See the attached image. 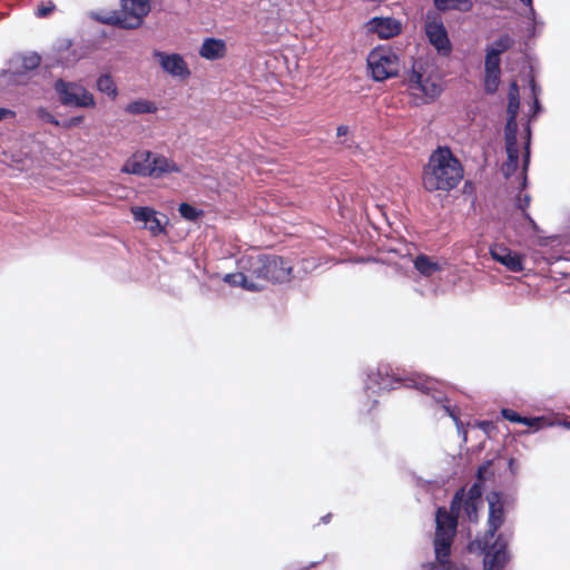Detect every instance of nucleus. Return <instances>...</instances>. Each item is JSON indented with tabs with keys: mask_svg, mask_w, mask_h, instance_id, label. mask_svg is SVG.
Returning <instances> with one entry per match:
<instances>
[{
	"mask_svg": "<svg viewBox=\"0 0 570 570\" xmlns=\"http://www.w3.org/2000/svg\"><path fill=\"white\" fill-rule=\"evenodd\" d=\"M245 274L244 272L228 273L223 281L233 287H242L245 282Z\"/></svg>",
	"mask_w": 570,
	"mask_h": 570,
	"instance_id": "obj_37",
	"label": "nucleus"
},
{
	"mask_svg": "<svg viewBox=\"0 0 570 570\" xmlns=\"http://www.w3.org/2000/svg\"><path fill=\"white\" fill-rule=\"evenodd\" d=\"M91 17L101 23L118 27L120 29H124V19L119 14L117 10H114L109 13L101 14V13H92Z\"/></svg>",
	"mask_w": 570,
	"mask_h": 570,
	"instance_id": "obj_29",
	"label": "nucleus"
},
{
	"mask_svg": "<svg viewBox=\"0 0 570 570\" xmlns=\"http://www.w3.org/2000/svg\"><path fill=\"white\" fill-rule=\"evenodd\" d=\"M85 120L83 116H72L60 121V127L63 129H71L80 126Z\"/></svg>",
	"mask_w": 570,
	"mask_h": 570,
	"instance_id": "obj_42",
	"label": "nucleus"
},
{
	"mask_svg": "<svg viewBox=\"0 0 570 570\" xmlns=\"http://www.w3.org/2000/svg\"><path fill=\"white\" fill-rule=\"evenodd\" d=\"M96 85H97V89L100 92H102L111 98L117 97V95H118L117 87H116L112 78L109 75L99 76Z\"/></svg>",
	"mask_w": 570,
	"mask_h": 570,
	"instance_id": "obj_28",
	"label": "nucleus"
},
{
	"mask_svg": "<svg viewBox=\"0 0 570 570\" xmlns=\"http://www.w3.org/2000/svg\"><path fill=\"white\" fill-rule=\"evenodd\" d=\"M342 144H344L347 148H351L353 145H354V141H352L351 144L347 142V140L343 141Z\"/></svg>",
	"mask_w": 570,
	"mask_h": 570,
	"instance_id": "obj_61",
	"label": "nucleus"
},
{
	"mask_svg": "<svg viewBox=\"0 0 570 570\" xmlns=\"http://www.w3.org/2000/svg\"><path fill=\"white\" fill-rule=\"evenodd\" d=\"M21 62L24 71H33L39 68L41 57L37 52H29L21 57Z\"/></svg>",
	"mask_w": 570,
	"mask_h": 570,
	"instance_id": "obj_33",
	"label": "nucleus"
},
{
	"mask_svg": "<svg viewBox=\"0 0 570 570\" xmlns=\"http://www.w3.org/2000/svg\"><path fill=\"white\" fill-rule=\"evenodd\" d=\"M124 110L130 115L154 114L157 111V106L150 100L139 98L127 104Z\"/></svg>",
	"mask_w": 570,
	"mask_h": 570,
	"instance_id": "obj_21",
	"label": "nucleus"
},
{
	"mask_svg": "<svg viewBox=\"0 0 570 570\" xmlns=\"http://www.w3.org/2000/svg\"><path fill=\"white\" fill-rule=\"evenodd\" d=\"M414 268L423 276L429 277L434 273L440 272L442 269L441 265L433 261L430 256L425 254H420L415 257Z\"/></svg>",
	"mask_w": 570,
	"mask_h": 570,
	"instance_id": "obj_19",
	"label": "nucleus"
},
{
	"mask_svg": "<svg viewBox=\"0 0 570 570\" xmlns=\"http://www.w3.org/2000/svg\"><path fill=\"white\" fill-rule=\"evenodd\" d=\"M131 214L134 219L141 223L142 227L148 229L153 236L166 233V226L169 223L167 215L149 206L131 207Z\"/></svg>",
	"mask_w": 570,
	"mask_h": 570,
	"instance_id": "obj_10",
	"label": "nucleus"
},
{
	"mask_svg": "<svg viewBox=\"0 0 570 570\" xmlns=\"http://www.w3.org/2000/svg\"><path fill=\"white\" fill-rule=\"evenodd\" d=\"M154 56L157 58L161 69L171 77L187 79L190 76V69L181 55L157 50Z\"/></svg>",
	"mask_w": 570,
	"mask_h": 570,
	"instance_id": "obj_14",
	"label": "nucleus"
},
{
	"mask_svg": "<svg viewBox=\"0 0 570 570\" xmlns=\"http://www.w3.org/2000/svg\"><path fill=\"white\" fill-rule=\"evenodd\" d=\"M405 81L407 82L409 89L419 90L430 99L440 97L443 91L442 86L431 77H425L419 69H416L415 63H413Z\"/></svg>",
	"mask_w": 570,
	"mask_h": 570,
	"instance_id": "obj_13",
	"label": "nucleus"
},
{
	"mask_svg": "<svg viewBox=\"0 0 570 570\" xmlns=\"http://www.w3.org/2000/svg\"><path fill=\"white\" fill-rule=\"evenodd\" d=\"M507 161L502 168L503 176L508 179L515 174L519 168L518 146L505 147Z\"/></svg>",
	"mask_w": 570,
	"mask_h": 570,
	"instance_id": "obj_23",
	"label": "nucleus"
},
{
	"mask_svg": "<svg viewBox=\"0 0 570 570\" xmlns=\"http://www.w3.org/2000/svg\"><path fill=\"white\" fill-rule=\"evenodd\" d=\"M532 100L530 114L528 115L529 121L537 120L538 116L543 112V106L541 105V101L538 97H534Z\"/></svg>",
	"mask_w": 570,
	"mask_h": 570,
	"instance_id": "obj_41",
	"label": "nucleus"
},
{
	"mask_svg": "<svg viewBox=\"0 0 570 570\" xmlns=\"http://www.w3.org/2000/svg\"><path fill=\"white\" fill-rule=\"evenodd\" d=\"M483 502L465 500V488L458 489L450 502V509L438 507L435 510V533L436 549L441 556H445V549L449 542H454L458 534L459 517L464 511L470 522H476L479 519V510Z\"/></svg>",
	"mask_w": 570,
	"mask_h": 570,
	"instance_id": "obj_3",
	"label": "nucleus"
},
{
	"mask_svg": "<svg viewBox=\"0 0 570 570\" xmlns=\"http://www.w3.org/2000/svg\"><path fill=\"white\" fill-rule=\"evenodd\" d=\"M56 9V6L55 3L52 2H49V4H41L38 7L37 11H36V16L38 18H46L48 17L51 12H53Z\"/></svg>",
	"mask_w": 570,
	"mask_h": 570,
	"instance_id": "obj_45",
	"label": "nucleus"
},
{
	"mask_svg": "<svg viewBox=\"0 0 570 570\" xmlns=\"http://www.w3.org/2000/svg\"><path fill=\"white\" fill-rule=\"evenodd\" d=\"M53 89L59 102L65 107L85 109L96 107L94 95L77 82L59 78L55 81Z\"/></svg>",
	"mask_w": 570,
	"mask_h": 570,
	"instance_id": "obj_8",
	"label": "nucleus"
},
{
	"mask_svg": "<svg viewBox=\"0 0 570 570\" xmlns=\"http://www.w3.org/2000/svg\"><path fill=\"white\" fill-rule=\"evenodd\" d=\"M531 159V147H529V141L523 142V155H522V171H528Z\"/></svg>",
	"mask_w": 570,
	"mask_h": 570,
	"instance_id": "obj_44",
	"label": "nucleus"
},
{
	"mask_svg": "<svg viewBox=\"0 0 570 570\" xmlns=\"http://www.w3.org/2000/svg\"><path fill=\"white\" fill-rule=\"evenodd\" d=\"M454 542H449V547L445 549V556H441L436 549V538L433 539L434 557L438 566L433 562L428 563L430 570H464L459 568L451 561L452 546Z\"/></svg>",
	"mask_w": 570,
	"mask_h": 570,
	"instance_id": "obj_18",
	"label": "nucleus"
},
{
	"mask_svg": "<svg viewBox=\"0 0 570 570\" xmlns=\"http://www.w3.org/2000/svg\"><path fill=\"white\" fill-rule=\"evenodd\" d=\"M480 429H482L485 433H489V430L492 428V422L482 421L479 423Z\"/></svg>",
	"mask_w": 570,
	"mask_h": 570,
	"instance_id": "obj_53",
	"label": "nucleus"
},
{
	"mask_svg": "<svg viewBox=\"0 0 570 570\" xmlns=\"http://www.w3.org/2000/svg\"><path fill=\"white\" fill-rule=\"evenodd\" d=\"M484 491L485 484L481 480H474L468 492H465V500L483 502Z\"/></svg>",
	"mask_w": 570,
	"mask_h": 570,
	"instance_id": "obj_31",
	"label": "nucleus"
},
{
	"mask_svg": "<svg viewBox=\"0 0 570 570\" xmlns=\"http://www.w3.org/2000/svg\"><path fill=\"white\" fill-rule=\"evenodd\" d=\"M528 86H529V89H530V92H531V99H534V97L539 98V96L541 94V87L535 81L533 76H529Z\"/></svg>",
	"mask_w": 570,
	"mask_h": 570,
	"instance_id": "obj_46",
	"label": "nucleus"
},
{
	"mask_svg": "<svg viewBox=\"0 0 570 570\" xmlns=\"http://www.w3.org/2000/svg\"><path fill=\"white\" fill-rule=\"evenodd\" d=\"M348 126L346 125H340L337 128H336V136L337 137H343V136H346L348 134Z\"/></svg>",
	"mask_w": 570,
	"mask_h": 570,
	"instance_id": "obj_52",
	"label": "nucleus"
},
{
	"mask_svg": "<svg viewBox=\"0 0 570 570\" xmlns=\"http://www.w3.org/2000/svg\"><path fill=\"white\" fill-rule=\"evenodd\" d=\"M531 203V196L529 194L522 195V193H518L515 196V207L520 209V212H524L528 209Z\"/></svg>",
	"mask_w": 570,
	"mask_h": 570,
	"instance_id": "obj_43",
	"label": "nucleus"
},
{
	"mask_svg": "<svg viewBox=\"0 0 570 570\" xmlns=\"http://www.w3.org/2000/svg\"><path fill=\"white\" fill-rule=\"evenodd\" d=\"M491 258L503 265L508 271L519 273L524 269V255L500 244L490 247Z\"/></svg>",
	"mask_w": 570,
	"mask_h": 570,
	"instance_id": "obj_15",
	"label": "nucleus"
},
{
	"mask_svg": "<svg viewBox=\"0 0 570 570\" xmlns=\"http://www.w3.org/2000/svg\"><path fill=\"white\" fill-rule=\"evenodd\" d=\"M30 71H24L22 68V62L13 69L7 70L3 72V76L8 77V81L11 83H21L23 82V78Z\"/></svg>",
	"mask_w": 570,
	"mask_h": 570,
	"instance_id": "obj_35",
	"label": "nucleus"
},
{
	"mask_svg": "<svg viewBox=\"0 0 570 570\" xmlns=\"http://www.w3.org/2000/svg\"><path fill=\"white\" fill-rule=\"evenodd\" d=\"M529 19H530V22H540L541 26H543V21L542 19L537 14L533 6L532 7H529Z\"/></svg>",
	"mask_w": 570,
	"mask_h": 570,
	"instance_id": "obj_50",
	"label": "nucleus"
},
{
	"mask_svg": "<svg viewBox=\"0 0 570 570\" xmlns=\"http://www.w3.org/2000/svg\"><path fill=\"white\" fill-rule=\"evenodd\" d=\"M425 33L438 55L442 57L451 55L453 47L442 20L428 21L425 23Z\"/></svg>",
	"mask_w": 570,
	"mask_h": 570,
	"instance_id": "obj_12",
	"label": "nucleus"
},
{
	"mask_svg": "<svg viewBox=\"0 0 570 570\" xmlns=\"http://www.w3.org/2000/svg\"><path fill=\"white\" fill-rule=\"evenodd\" d=\"M72 45V41L70 39H62L59 40L56 45V48L58 52L61 55V57L58 58L59 62L63 66H71L76 63L78 60H80L81 57H62V52L70 49Z\"/></svg>",
	"mask_w": 570,
	"mask_h": 570,
	"instance_id": "obj_30",
	"label": "nucleus"
},
{
	"mask_svg": "<svg viewBox=\"0 0 570 570\" xmlns=\"http://www.w3.org/2000/svg\"><path fill=\"white\" fill-rule=\"evenodd\" d=\"M530 23H532V24H533V32H532V36H537V35L541 31V29H542V27H543V26H541V24H540V22H532V21H531Z\"/></svg>",
	"mask_w": 570,
	"mask_h": 570,
	"instance_id": "obj_54",
	"label": "nucleus"
},
{
	"mask_svg": "<svg viewBox=\"0 0 570 570\" xmlns=\"http://www.w3.org/2000/svg\"><path fill=\"white\" fill-rule=\"evenodd\" d=\"M120 171L139 177L160 178L167 174L180 173V167L161 154L139 150L124 163Z\"/></svg>",
	"mask_w": 570,
	"mask_h": 570,
	"instance_id": "obj_5",
	"label": "nucleus"
},
{
	"mask_svg": "<svg viewBox=\"0 0 570 570\" xmlns=\"http://www.w3.org/2000/svg\"><path fill=\"white\" fill-rule=\"evenodd\" d=\"M520 424L528 426L529 429L532 430V432H538L546 425H554V423H547L543 416H522Z\"/></svg>",
	"mask_w": 570,
	"mask_h": 570,
	"instance_id": "obj_32",
	"label": "nucleus"
},
{
	"mask_svg": "<svg viewBox=\"0 0 570 570\" xmlns=\"http://www.w3.org/2000/svg\"><path fill=\"white\" fill-rule=\"evenodd\" d=\"M530 124L531 121L527 120L525 125L523 126L524 141H529V147H531L532 139V129Z\"/></svg>",
	"mask_w": 570,
	"mask_h": 570,
	"instance_id": "obj_48",
	"label": "nucleus"
},
{
	"mask_svg": "<svg viewBox=\"0 0 570 570\" xmlns=\"http://www.w3.org/2000/svg\"><path fill=\"white\" fill-rule=\"evenodd\" d=\"M367 67L374 81L382 82L399 73V57L389 47L377 46L367 56Z\"/></svg>",
	"mask_w": 570,
	"mask_h": 570,
	"instance_id": "obj_7",
	"label": "nucleus"
},
{
	"mask_svg": "<svg viewBox=\"0 0 570 570\" xmlns=\"http://www.w3.org/2000/svg\"><path fill=\"white\" fill-rule=\"evenodd\" d=\"M151 4L142 0H120L118 11L124 19V29L132 30L141 27L145 17L149 14Z\"/></svg>",
	"mask_w": 570,
	"mask_h": 570,
	"instance_id": "obj_11",
	"label": "nucleus"
},
{
	"mask_svg": "<svg viewBox=\"0 0 570 570\" xmlns=\"http://www.w3.org/2000/svg\"><path fill=\"white\" fill-rule=\"evenodd\" d=\"M520 108V89L517 81H512L508 90L507 117L518 118Z\"/></svg>",
	"mask_w": 570,
	"mask_h": 570,
	"instance_id": "obj_22",
	"label": "nucleus"
},
{
	"mask_svg": "<svg viewBox=\"0 0 570 570\" xmlns=\"http://www.w3.org/2000/svg\"><path fill=\"white\" fill-rule=\"evenodd\" d=\"M484 70H501V55L485 49Z\"/></svg>",
	"mask_w": 570,
	"mask_h": 570,
	"instance_id": "obj_34",
	"label": "nucleus"
},
{
	"mask_svg": "<svg viewBox=\"0 0 570 570\" xmlns=\"http://www.w3.org/2000/svg\"><path fill=\"white\" fill-rule=\"evenodd\" d=\"M433 4L440 12H446L450 10L468 12L473 7V2L471 0H433Z\"/></svg>",
	"mask_w": 570,
	"mask_h": 570,
	"instance_id": "obj_20",
	"label": "nucleus"
},
{
	"mask_svg": "<svg viewBox=\"0 0 570 570\" xmlns=\"http://www.w3.org/2000/svg\"><path fill=\"white\" fill-rule=\"evenodd\" d=\"M492 465V460L484 461L481 465L478 466L475 472L474 480H481L483 484H485L489 478V469Z\"/></svg>",
	"mask_w": 570,
	"mask_h": 570,
	"instance_id": "obj_38",
	"label": "nucleus"
},
{
	"mask_svg": "<svg viewBox=\"0 0 570 570\" xmlns=\"http://www.w3.org/2000/svg\"><path fill=\"white\" fill-rule=\"evenodd\" d=\"M178 213L179 215L188 220L196 223L198 219H200L204 216V210L189 204V203H181L178 206Z\"/></svg>",
	"mask_w": 570,
	"mask_h": 570,
	"instance_id": "obj_26",
	"label": "nucleus"
},
{
	"mask_svg": "<svg viewBox=\"0 0 570 570\" xmlns=\"http://www.w3.org/2000/svg\"><path fill=\"white\" fill-rule=\"evenodd\" d=\"M226 52V41L215 37L205 38L198 50V53L202 58L210 61L225 57Z\"/></svg>",
	"mask_w": 570,
	"mask_h": 570,
	"instance_id": "obj_17",
	"label": "nucleus"
},
{
	"mask_svg": "<svg viewBox=\"0 0 570 570\" xmlns=\"http://www.w3.org/2000/svg\"><path fill=\"white\" fill-rule=\"evenodd\" d=\"M254 277H250L248 273L245 274V282L243 283L242 288L252 292V293H258L264 289V286L261 285L257 282L253 281Z\"/></svg>",
	"mask_w": 570,
	"mask_h": 570,
	"instance_id": "obj_39",
	"label": "nucleus"
},
{
	"mask_svg": "<svg viewBox=\"0 0 570 570\" xmlns=\"http://www.w3.org/2000/svg\"><path fill=\"white\" fill-rule=\"evenodd\" d=\"M466 186H471V181H465L464 183V189H466Z\"/></svg>",
	"mask_w": 570,
	"mask_h": 570,
	"instance_id": "obj_62",
	"label": "nucleus"
},
{
	"mask_svg": "<svg viewBox=\"0 0 570 570\" xmlns=\"http://www.w3.org/2000/svg\"><path fill=\"white\" fill-rule=\"evenodd\" d=\"M37 118L43 122L51 124L56 127H60V120L52 115L47 108L39 107L36 110Z\"/></svg>",
	"mask_w": 570,
	"mask_h": 570,
	"instance_id": "obj_36",
	"label": "nucleus"
},
{
	"mask_svg": "<svg viewBox=\"0 0 570 570\" xmlns=\"http://www.w3.org/2000/svg\"><path fill=\"white\" fill-rule=\"evenodd\" d=\"M367 31L376 33L381 39L393 38L401 33L402 24L393 17H373L366 22Z\"/></svg>",
	"mask_w": 570,
	"mask_h": 570,
	"instance_id": "obj_16",
	"label": "nucleus"
},
{
	"mask_svg": "<svg viewBox=\"0 0 570 570\" xmlns=\"http://www.w3.org/2000/svg\"><path fill=\"white\" fill-rule=\"evenodd\" d=\"M16 112L9 108L0 107V121L14 117Z\"/></svg>",
	"mask_w": 570,
	"mask_h": 570,
	"instance_id": "obj_49",
	"label": "nucleus"
},
{
	"mask_svg": "<svg viewBox=\"0 0 570 570\" xmlns=\"http://www.w3.org/2000/svg\"><path fill=\"white\" fill-rule=\"evenodd\" d=\"M528 225L530 226L531 229H533L534 232H538L539 230V226L538 224L535 223V220L532 218Z\"/></svg>",
	"mask_w": 570,
	"mask_h": 570,
	"instance_id": "obj_56",
	"label": "nucleus"
},
{
	"mask_svg": "<svg viewBox=\"0 0 570 570\" xmlns=\"http://www.w3.org/2000/svg\"><path fill=\"white\" fill-rule=\"evenodd\" d=\"M240 267L248 273L250 277L272 283L288 282L293 271V266L287 258L271 254L244 257L240 261Z\"/></svg>",
	"mask_w": 570,
	"mask_h": 570,
	"instance_id": "obj_4",
	"label": "nucleus"
},
{
	"mask_svg": "<svg viewBox=\"0 0 570 570\" xmlns=\"http://www.w3.org/2000/svg\"><path fill=\"white\" fill-rule=\"evenodd\" d=\"M501 70H484V91L488 95H493L498 91L500 85Z\"/></svg>",
	"mask_w": 570,
	"mask_h": 570,
	"instance_id": "obj_27",
	"label": "nucleus"
},
{
	"mask_svg": "<svg viewBox=\"0 0 570 570\" xmlns=\"http://www.w3.org/2000/svg\"><path fill=\"white\" fill-rule=\"evenodd\" d=\"M514 39L508 35L503 33L498 39H495L491 45L487 46L485 49L497 52L498 55H502L503 52L510 50L514 46Z\"/></svg>",
	"mask_w": 570,
	"mask_h": 570,
	"instance_id": "obj_24",
	"label": "nucleus"
},
{
	"mask_svg": "<svg viewBox=\"0 0 570 570\" xmlns=\"http://www.w3.org/2000/svg\"><path fill=\"white\" fill-rule=\"evenodd\" d=\"M489 507L488 521H487V533L488 538H494L495 534L500 533V528L504 524L507 519L505 511V499L504 494L500 491H490L487 497Z\"/></svg>",
	"mask_w": 570,
	"mask_h": 570,
	"instance_id": "obj_9",
	"label": "nucleus"
},
{
	"mask_svg": "<svg viewBox=\"0 0 570 570\" xmlns=\"http://www.w3.org/2000/svg\"><path fill=\"white\" fill-rule=\"evenodd\" d=\"M500 413L504 420H507L511 423H518V424L521 423L522 415L512 409L503 407V409H501Z\"/></svg>",
	"mask_w": 570,
	"mask_h": 570,
	"instance_id": "obj_40",
	"label": "nucleus"
},
{
	"mask_svg": "<svg viewBox=\"0 0 570 570\" xmlns=\"http://www.w3.org/2000/svg\"><path fill=\"white\" fill-rule=\"evenodd\" d=\"M464 177L461 160L446 146H438L429 156L422 168V186L428 193H449L458 187Z\"/></svg>",
	"mask_w": 570,
	"mask_h": 570,
	"instance_id": "obj_2",
	"label": "nucleus"
},
{
	"mask_svg": "<svg viewBox=\"0 0 570 570\" xmlns=\"http://www.w3.org/2000/svg\"><path fill=\"white\" fill-rule=\"evenodd\" d=\"M331 519H332V514H331V513H327V514H325V515H323V517L321 518V522H322V523H328Z\"/></svg>",
	"mask_w": 570,
	"mask_h": 570,
	"instance_id": "obj_58",
	"label": "nucleus"
},
{
	"mask_svg": "<svg viewBox=\"0 0 570 570\" xmlns=\"http://www.w3.org/2000/svg\"><path fill=\"white\" fill-rule=\"evenodd\" d=\"M521 215L527 223H529L532 219V216L529 214L528 209L521 212Z\"/></svg>",
	"mask_w": 570,
	"mask_h": 570,
	"instance_id": "obj_55",
	"label": "nucleus"
},
{
	"mask_svg": "<svg viewBox=\"0 0 570 570\" xmlns=\"http://www.w3.org/2000/svg\"><path fill=\"white\" fill-rule=\"evenodd\" d=\"M532 32H533V24L530 23L529 27H528V33H529V37H533L532 36Z\"/></svg>",
	"mask_w": 570,
	"mask_h": 570,
	"instance_id": "obj_60",
	"label": "nucleus"
},
{
	"mask_svg": "<svg viewBox=\"0 0 570 570\" xmlns=\"http://www.w3.org/2000/svg\"><path fill=\"white\" fill-rule=\"evenodd\" d=\"M512 532L502 531L494 538H488L487 533L475 539L481 553L483 554V570H503L510 562L512 556L509 551V543Z\"/></svg>",
	"mask_w": 570,
	"mask_h": 570,
	"instance_id": "obj_6",
	"label": "nucleus"
},
{
	"mask_svg": "<svg viewBox=\"0 0 570 570\" xmlns=\"http://www.w3.org/2000/svg\"><path fill=\"white\" fill-rule=\"evenodd\" d=\"M520 178H521V183H520L519 193H522V190H524L528 187V184H529L528 171H522L521 170Z\"/></svg>",
	"mask_w": 570,
	"mask_h": 570,
	"instance_id": "obj_51",
	"label": "nucleus"
},
{
	"mask_svg": "<svg viewBox=\"0 0 570 570\" xmlns=\"http://www.w3.org/2000/svg\"><path fill=\"white\" fill-rule=\"evenodd\" d=\"M557 424L560 425V426H563V428H566L568 430H570V422L569 421H566V420L558 421Z\"/></svg>",
	"mask_w": 570,
	"mask_h": 570,
	"instance_id": "obj_57",
	"label": "nucleus"
},
{
	"mask_svg": "<svg viewBox=\"0 0 570 570\" xmlns=\"http://www.w3.org/2000/svg\"><path fill=\"white\" fill-rule=\"evenodd\" d=\"M400 385L413 387L426 395H430L435 403L441 404L445 413L454 421L458 430L463 426L454 409L449 404L446 395L440 389V382L436 380L420 374L405 377L396 376L390 364L384 363L379 364L375 370H368L366 372L364 389L368 394H375L381 391H391L397 389Z\"/></svg>",
	"mask_w": 570,
	"mask_h": 570,
	"instance_id": "obj_1",
	"label": "nucleus"
},
{
	"mask_svg": "<svg viewBox=\"0 0 570 570\" xmlns=\"http://www.w3.org/2000/svg\"><path fill=\"white\" fill-rule=\"evenodd\" d=\"M505 147L518 146V121L517 118L507 117L504 126Z\"/></svg>",
	"mask_w": 570,
	"mask_h": 570,
	"instance_id": "obj_25",
	"label": "nucleus"
},
{
	"mask_svg": "<svg viewBox=\"0 0 570 570\" xmlns=\"http://www.w3.org/2000/svg\"><path fill=\"white\" fill-rule=\"evenodd\" d=\"M508 470L512 476H515L519 472V464L514 458L508 460Z\"/></svg>",
	"mask_w": 570,
	"mask_h": 570,
	"instance_id": "obj_47",
	"label": "nucleus"
},
{
	"mask_svg": "<svg viewBox=\"0 0 570 570\" xmlns=\"http://www.w3.org/2000/svg\"><path fill=\"white\" fill-rule=\"evenodd\" d=\"M524 6L532 7V0H520Z\"/></svg>",
	"mask_w": 570,
	"mask_h": 570,
	"instance_id": "obj_59",
	"label": "nucleus"
}]
</instances>
